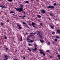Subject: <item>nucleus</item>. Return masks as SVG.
<instances>
[{"instance_id":"1","label":"nucleus","mask_w":60,"mask_h":60,"mask_svg":"<svg viewBox=\"0 0 60 60\" xmlns=\"http://www.w3.org/2000/svg\"><path fill=\"white\" fill-rule=\"evenodd\" d=\"M15 9L17 11H19L20 12H21V11H23L22 10L23 9L22 8H15Z\"/></svg>"},{"instance_id":"2","label":"nucleus","mask_w":60,"mask_h":60,"mask_svg":"<svg viewBox=\"0 0 60 60\" xmlns=\"http://www.w3.org/2000/svg\"><path fill=\"white\" fill-rule=\"evenodd\" d=\"M54 6H49L47 7V8L49 9V8H50L51 9H54Z\"/></svg>"},{"instance_id":"3","label":"nucleus","mask_w":60,"mask_h":60,"mask_svg":"<svg viewBox=\"0 0 60 60\" xmlns=\"http://www.w3.org/2000/svg\"><path fill=\"white\" fill-rule=\"evenodd\" d=\"M4 57L5 59H9V56L7 55H4Z\"/></svg>"},{"instance_id":"4","label":"nucleus","mask_w":60,"mask_h":60,"mask_svg":"<svg viewBox=\"0 0 60 60\" xmlns=\"http://www.w3.org/2000/svg\"><path fill=\"white\" fill-rule=\"evenodd\" d=\"M41 12L42 13H45L46 12L44 10H41Z\"/></svg>"},{"instance_id":"5","label":"nucleus","mask_w":60,"mask_h":60,"mask_svg":"<svg viewBox=\"0 0 60 60\" xmlns=\"http://www.w3.org/2000/svg\"><path fill=\"white\" fill-rule=\"evenodd\" d=\"M17 26H19V27L18 28V29H22V27H21V26L20 25H19V24H18L17 25Z\"/></svg>"},{"instance_id":"6","label":"nucleus","mask_w":60,"mask_h":60,"mask_svg":"<svg viewBox=\"0 0 60 60\" xmlns=\"http://www.w3.org/2000/svg\"><path fill=\"white\" fill-rule=\"evenodd\" d=\"M0 7L2 8H1V10H2L3 9V8H5V7L4 6H0Z\"/></svg>"},{"instance_id":"7","label":"nucleus","mask_w":60,"mask_h":60,"mask_svg":"<svg viewBox=\"0 0 60 60\" xmlns=\"http://www.w3.org/2000/svg\"><path fill=\"white\" fill-rule=\"evenodd\" d=\"M39 37L40 38H41V39H43V37L42 36L39 35Z\"/></svg>"},{"instance_id":"8","label":"nucleus","mask_w":60,"mask_h":60,"mask_svg":"<svg viewBox=\"0 0 60 60\" xmlns=\"http://www.w3.org/2000/svg\"><path fill=\"white\" fill-rule=\"evenodd\" d=\"M27 41H28V42H29V41H30V39L28 38V37L27 38Z\"/></svg>"},{"instance_id":"9","label":"nucleus","mask_w":60,"mask_h":60,"mask_svg":"<svg viewBox=\"0 0 60 60\" xmlns=\"http://www.w3.org/2000/svg\"><path fill=\"white\" fill-rule=\"evenodd\" d=\"M50 27L51 28H52V29H54V26L52 25H50Z\"/></svg>"},{"instance_id":"10","label":"nucleus","mask_w":60,"mask_h":60,"mask_svg":"<svg viewBox=\"0 0 60 60\" xmlns=\"http://www.w3.org/2000/svg\"><path fill=\"white\" fill-rule=\"evenodd\" d=\"M39 51H40V54H42L43 52H42L43 51L42 50H40Z\"/></svg>"},{"instance_id":"11","label":"nucleus","mask_w":60,"mask_h":60,"mask_svg":"<svg viewBox=\"0 0 60 60\" xmlns=\"http://www.w3.org/2000/svg\"><path fill=\"white\" fill-rule=\"evenodd\" d=\"M32 49L33 51H35V50H37V48H35L34 49Z\"/></svg>"},{"instance_id":"12","label":"nucleus","mask_w":60,"mask_h":60,"mask_svg":"<svg viewBox=\"0 0 60 60\" xmlns=\"http://www.w3.org/2000/svg\"><path fill=\"white\" fill-rule=\"evenodd\" d=\"M37 34L38 35H39L40 34V32L38 31L37 32Z\"/></svg>"},{"instance_id":"13","label":"nucleus","mask_w":60,"mask_h":60,"mask_svg":"<svg viewBox=\"0 0 60 60\" xmlns=\"http://www.w3.org/2000/svg\"><path fill=\"white\" fill-rule=\"evenodd\" d=\"M34 41L33 40H30L29 42H34Z\"/></svg>"},{"instance_id":"14","label":"nucleus","mask_w":60,"mask_h":60,"mask_svg":"<svg viewBox=\"0 0 60 60\" xmlns=\"http://www.w3.org/2000/svg\"><path fill=\"white\" fill-rule=\"evenodd\" d=\"M34 25H36V24L34 23L33 22H32V26H34Z\"/></svg>"},{"instance_id":"15","label":"nucleus","mask_w":60,"mask_h":60,"mask_svg":"<svg viewBox=\"0 0 60 60\" xmlns=\"http://www.w3.org/2000/svg\"><path fill=\"white\" fill-rule=\"evenodd\" d=\"M37 17H38L39 18H40L41 17V16L40 15H38L37 16Z\"/></svg>"},{"instance_id":"16","label":"nucleus","mask_w":60,"mask_h":60,"mask_svg":"<svg viewBox=\"0 0 60 60\" xmlns=\"http://www.w3.org/2000/svg\"><path fill=\"white\" fill-rule=\"evenodd\" d=\"M57 56L58 57V59H60V55H57Z\"/></svg>"},{"instance_id":"17","label":"nucleus","mask_w":60,"mask_h":60,"mask_svg":"<svg viewBox=\"0 0 60 60\" xmlns=\"http://www.w3.org/2000/svg\"><path fill=\"white\" fill-rule=\"evenodd\" d=\"M56 38H57V39H58V38H59V36H56Z\"/></svg>"},{"instance_id":"18","label":"nucleus","mask_w":60,"mask_h":60,"mask_svg":"<svg viewBox=\"0 0 60 60\" xmlns=\"http://www.w3.org/2000/svg\"><path fill=\"white\" fill-rule=\"evenodd\" d=\"M40 41L41 43H43L44 42L42 40H40Z\"/></svg>"},{"instance_id":"19","label":"nucleus","mask_w":60,"mask_h":60,"mask_svg":"<svg viewBox=\"0 0 60 60\" xmlns=\"http://www.w3.org/2000/svg\"><path fill=\"white\" fill-rule=\"evenodd\" d=\"M10 12L11 13H15V12L13 11H11Z\"/></svg>"},{"instance_id":"20","label":"nucleus","mask_w":60,"mask_h":60,"mask_svg":"<svg viewBox=\"0 0 60 60\" xmlns=\"http://www.w3.org/2000/svg\"><path fill=\"white\" fill-rule=\"evenodd\" d=\"M57 32L58 33H60V30H57Z\"/></svg>"},{"instance_id":"21","label":"nucleus","mask_w":60,"mask_h":60,"mask_svg":"<svg viewBox=\"0 0 60 60\" xmlns=\"http://www.w3.org/2000/svg\"><path fill=\"white\" fill-rule=\"evenodd\" d=\"M56 4L55 3H54L53 4V5L54 6H56Z\"/></svg>"},{"instance_id":"22","label":"nucleus","mask_w":60,"mask_h":60,"mask_svg":"<svg viewBox=\"0 0 60 60\" xmlns=\"http://www.w3.org/2000/svg\"><path fill=\"white\" fill-rule=\"evenodd\" d=\"M22 37H21V38H20V41H22Z\"/></svg>"},{"instance_id":"23","label":"nucleus","mask_w":60,"mask_h":60,"mask_svg":"<svg viewBox=\"0 0 60 60\" xmlns=\"http://www.w3.org/2000/svg\"><path fill=\"white\" fill-rule=\"evenodd\" d=\"M29 46L30 47H31L32 46V44H28Z\"/></svg>"},{"instance_id":"24","label":"nucleus","mask_w":60,"mask_h":60,"mask_svg":"<svg viewBox=\"0 0 60 60\" xmlns=\"http://www.w3.org/2000/svg\"><path fill=\"white\" fill-rule=\"evenodd\" d=\"M47 52H49V50H47L46 51Z\"/></svg>"},{"instance_id":"25","label":"nucleus","mask_w":60,"mask_h":60,"mask_svg":"<svg viewBox=\"0 0 60 60\" xmlns=\"http://www.w3.org/2000/svg\"><path fill=\"white\" fill-rule=\"evenodd\" d=\"M28 50L29 51H31V50L30 49V48H28Z\"/></svg>"},{"instance_id":"26","label":"nucleus","mask_w":60,"mask_h":60,"mask_svg":"<svg viewBox=\"0 0 60 60\" xmlns=\"http://www.w3.org/2000/svg\"><path fill=\"white\" fill-rule=\"evenodd\" d=\"M34 46L35 47H37V45H36V44H34Z\"/></svg>"},{"instance_id":"27","label":"nucleus","mask_w":60,"mask_h":60,"mask_svg":"<svg viewBox=\"0 0 60 60\" xmlns=\"http://www.w3.org/2000/svg\"><path fill=\"white\" fill-rule=\"evenodd\" d=\"M5 49H6V50H8V48H7L6 47H5Z\"/></svg>"},{"instance_id":"28","label":"nucleus","mask_w":60,"mask_h":60,"mask_svg":"<svg viewBox=\"0 0 60 60\" xmlns=\"http://www.w3.org/2000/svg\"><path fill=\"white\" fill-rule=\"evenodd\" d=\"M42 54H43V56H45V53H44V52H43Z\"/></svg>"},{"instance_id":"29","label":"nucleus","mask_w":60,"mask_h":60,"mask_svg":"<svg viewBox=\"0 0 60 60\" xmlns=\"http://www.w3.org/2000/svg\"><path fill=\"white\" fill-rule=\"evenodd\" d=\"M8 1H9V2H12V0H8Z\"/></svg>"},{"instance_id":"30","label":"nucleus","mask_w":60,"mask_h":60,"mask_svg":"<svg viewBox=\"0 0 60 60\" xmlns=\"http://www.w3.org/2000/svg\"><path fill=\"white\" fill-rule=\"evenodd\" d=\"M50 16H53V15H52L50 13Z\"/></svg>"},{"instance_id":"31","label":"nucleus","mask_w":60,"mask_h":60,"mask_svg":"<svg viewBox=\"0 0 60 60\" xmlns=\"http://www.w3.org/2000/svg\"><path fill=\"white\" fill-rule=\"evenodd\" d=\"M4 39H7V37H6V36L4 37Z\"/></svg>"},{"instance_id":"32","label":"nucleus","mask_w":60,"mask_h":60,"mask_svg":"<svg viewBox=\"0 0 60 60\" xmlns=\"http://www.w3.org/2000/svg\"><path fill=\"white\" fill-rule=\"evenodd\" d=\"M54 41H57V39H55Z\"/></svg>"},{"instance_id":"33","label":"nucleus","mask_w":60,"mask_h":60,"mask_svg":"<svg viewBox=\"0 0 60 60\" xmlns=\"http://www.w3.org/2000/svg\"><path fill=\"white\" fill-rule=\"evenodd\" d=\"M26 3H29V1H26Z\"/></svg>"},{"instance_id":"34","label":"nucleus","mask_w":60,"mask_h":60,"mask_svg":"<svg viewBox=\"0 0 60 60\" xmlns=\"http://www.w3.org/2000/svg\"><path fill=\"white\" fill-rule=\"evenodd\" d=\"M1 26L3 25V23L2 22L1 23Z\"/></svg>"},{"instance_id":"35","label":"nucleus","mask_w":60,"mask_h":60,"mask_svg":"<svg viewBox=\"0 0 60 60\" xmlns=\"http://www.w3.org/2000/svg\"><path fill=\"white\" fill-rule=\"evenodd\" d=\"M48 45H50V42H48Z\"/></svg>"},{"instance_id":"36","label":"nucleus","mask_w":60,"mask_h":60,"mask_svg":"<svg viewBox=\"0 0 60 60\" xmlns=\"http://www.w3.org/2000/svg\"><path fill=\"white\" fill-rule=\"evenodd\" d=\"M52 34H55V32H52Z\"/></svg>"},{"instance_id":"37","label":"nucleus","mask_w":60,"mask_h":60,"mask_svg":"<svg viewBox=\"0 0 60 60\" xmlns=\"http://www.w3.org/2000/svg\"><path fill=\"white\" fill-rule=\"evenodd\" d=\"M40 24L41 26H42V23H40Z\"/></svg>"},{"instance_id":"38","label":"nucleus","mask_w":60,"mask_h":60,"mask_svg":"<svg viewBox=\"0 0 60 60\" xmlns=\"http://www.w3.org/2000/svg\"><path fill=\"white\" fill-rule=\"evenodd\" d=\"M49 56L50 58H52V56Z\"/></svg>"},{"instance_id":"39","label":"nucleus","mask_w":60,"mask_h":60,"mask_svg":"<svg viewBox=\"0 0 60 60\" xmlns=\"http://www.w3.org/2000/svg\"><path fill=\"white\" fill-rule=\"evenodd\" d=\"M23 59H25V56H23Z\"/></svg>"},{"instance_id":"40","label":"nucleus","mask_w":60,"mask_h":60,"mask_svg":"<svg viewBox=\"0 0 60 60\" xmlns=\"http://www.w3.org/2000/svg\"><path fill=\"white\" fill-rule=\"evenodd\" d=\"M20 17H22V18H24V17H25V16H20Z\"/></svg>"},{"instance_id":"41","label":"nucleus","mask_w":60,"mask_h":60,"mask_svg":"<svg viewBox=\"0 0 60 60\" xmlns=\"http://www.w3.org/2000/svg\"><path fill=\"white\" fill-rule=\"evenodd\" d=\"M58 50L59 51H60V49H58Z\"/></svg>"},{"instance_id":"42","label":"nucleus","mask_w":60,"mask_h":60,"mask_svg":"<svg viewBox=\"0 0 60 60\" xmlns=\"http://www.w3.org/2000/svg\"><path fill=\"white\" fill-rule=\"evenodd\" d=\"M33 27H34V28H35V27H36L35 26H33Z\"/></svg>"},{"instance_id":"43","label":"nucleus","mask_w":60,"mask_h":60,"mask_svg":"<svg viewBox=\"0 0 60 60\" xmlns=\"http://www.w3.org/2000/svg\"><path fill=\"white\" fill-rule=\"evenodd\" d=\"M36 34V33H33V34Z\"/></svg>"},{"instance_id":"44","label":"nucleus","mask_w":60,"mask_h":60,"mask_svg":"<svg viewBox=\"0 0 60 60\" xmlns=\"http://www.w3.org/2000/svg\"><path fill=\"white\" fill-rule=\"evenodd\" d=\"M23 11V12H24V13L25 14H26L25 13V12L23 11Z\"/></svg>"},{"instance_id":"45","label":"nucleus","mask_w":60,"mask_h":60,"mask_svg":"<svg viewBox=\"0 0 60 60\" xmlns=\"http://www.w3.org/2000/svg\"><path fill=\"white\" fill-rule=\"evenodd\" d=\"M23 24H26V23H25V22H23Z\"/></svg>"},{"instance_id":"46","label":"nucleus","mask_w":60,"mask_h":60,"mask_svg":"<svg viewBox=\"0 0 60 60\" xmlns=\"http://www.w3.org/2000/svg\"><path fill=\"white\" fill-rule=\"evenodd\" d=\"M49 20H51V19H50V18H49Z\"/></svg>"},{"instance_id":"47","label":"nucleus","mask_w":60,"mask_h":60,"mask_svg":"<svg viewBox=\"0 0 60 60\" xmlns=\"http://www.w3.org/2000/svg\"><path fill=\"white\" fill-rule=\"evenodd\" d=\"M38 20V21H39V22H40V20Z\"/></svg>"},{"instance_id":"48","label":"nucleus","mask_w":60,"mask_h":60,"mask_svg":"<svg viewBox=\"0 0 60 60\" xmlns=\"http://www.w3.org/2000/svg\"><path fill=\"white\" fill-rule=\"evenodd\" d=\"M29 22L30 23V22H31V21L30 20L29 21Z\"/></svg>"},{"instance_id":"49","label":"nucleus","mask_w":60,"mask_h":60,"mask_svg":"<svg viewBox=\"0 0 60 60\" xmlns=\"http://www.w3.org/2000/svg\"><path fill=\"white\" fill-rule=\"evenodd\" d=\"M27 27L28 28H29V27H28V26H27Z\"/></svg>"},{"instance_id":"50","label":"nucleus","mask_w":60,"mask_h":60,"mask_svg":"<svg viewBox=\"0 0 60 60\" xmlns=\"http://www.w3.org/2000/svg\"><path fill=\"white\" fill-rule=\"evenodd\" d=\"M31 34H33V33H31Z\"/></svg>"},{"instance_id":"51","label":"nucleus","mask_w":60,"mask_h":60,"mask_svg":"<svg viewBox=\"0 0 60 60\" xmlns=\"http://www.w3.org/2000/svg\"><path fill=\"white\" fill-rule=\"evenodd\" d=\"M29 25H31V24H30V23H29Z\"/></svg>"},{"instance_id":"52","label":"nucleus","mask_w":60,"mask_h":60,"mask_svg":"<svg viewBox=\"0 0 60 60\" xmlns=\"http://www.w3.org/2000/svg\"><path fill=\"white\" fill-rule=\"evenodd\" d=\"M14 60H18L17 59H15Z\"/></svg>"},{"instance_id":"53","label":"nucleus","mask_w":60,"mask_h":60,"mask_svg":"<svg viewBox=\"0 0 60 60\" xmlns=\"http://www.w3.org/2000/svg\"><path fill=\"white\" fill-rule=\"evenodd\" d=\"M26 16V14H25V15H24V17H25Z\"/></svg>"},{"instance_id":"54","label":"nucleus","mask_w":60,"mask_h":60,"mask_svg":"<svg viewBox=\"0 0 60 60\" xmlns=\"http://www.w3.org/2000/svg\"><path fill=\"white\" fill-rule=\"evenodd\" d=\"M26 34H27V33L26 32Z\"/></svg>"},{"instance_id":"55","label":"nucleus","mask_w":60,"mask_h":60,"mask_svg":"<svg viewBox=\"0 0 60 60\" xmlns=\"http://www.w3.org/2000/svg\"><path fill=\"white\" fill-rule=\"evenodd\" d=\"M31 1H34V0H31Z\"/></svg>"},{"instance_id":"56","label":"nucleus","mask_w":60,"mask_h":60,"mask_svg":"<svg viewBox=\"0 0 60 60\" xmlns=\"http://www.w3.org/2000/svg\"><path fill=\"white\" fill-rule=\"evenodd\" d=\"M6 60H7V59H6Z\"/></svg>"}]
</instances>
